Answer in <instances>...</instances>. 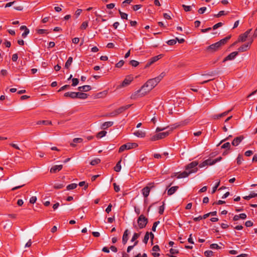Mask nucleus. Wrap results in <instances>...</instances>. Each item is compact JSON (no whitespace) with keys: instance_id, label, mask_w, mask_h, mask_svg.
<instances>
[{"instance_id":"nucleus-11","label":"nucleus","mask_w":257,"mask_h":257,"mask_svg":"<svg viewBox=\"0 0 257 257\" xmlns=\"http://www.w3.org/2000/svg\"><path fill=\"white\" fill-rule=\"evenodd\" d=\"M238 54V52L237 51H234L231 53L223 59V62L234 59Z\"/></svg>"},{"instance_id":"nucleus-20","label":"nucleus","mask_w":257,"mask_h":257,"mask_svg":"<svg viewBox=\"0 0 257 257\" xmlns=\"http://www.w3.org/2000/svg\"><path fill=\"white\" fill-rule=\"evenodd\" d=\"M249 48V44H245L238 48V52H243L246 51Z\"/></svg>"},{"instance_id":"nucleus-46","label":"nucleus","mask_w":257,"mask_h":257,"mask_svg":"<svg viewBox=\"0 0 257 257\" xmlns=\"http://www.w3.org/2000/svg\"><path fill=\"white\" fill-rule=\"evenodd\" d=\"M124 61L121 60L120 61H119L117 63H116L115 64V67H117V68H120L124 64Z\"/></svg>"},{"instance_id":"nucleus-5","label":"nucleus","mask_w":257,"mask_h":257,"mask_svg":"<svg viewBox=\"0 0 257 257\" xmlns=\"http://www.w3.org/2000/svg\"><path fill=\"white\" fill-rule=\"evenodd\" d=\"M137 222L139 228L142 229L146 226L148 222V219L144 215L142 214L138 217Z\"/></svg>"},{"instance_id":"nucleus-12","label":"nucleus","mask_w":257,"mask_h":257,"mask_svg":"<svg viewBox=\"0 0 257 257\" xmlns=\"http://www.w3.org/2000/svg\"><path fill=\"white\" fill-rule=\"evenodd\" d=\"M131 106V104H127L125 106H122L118 108V109L115 110V113L116 114V115L121 113L122 112L125 111V110L129 108Z\"/></svg>"},{"instance_id":"nucleus-17","label":"nucleus","mask_w":257,"mask_h":257,"mask_svg":"<svg viewBox=\"0 0 257 257\" xmlns=\"http://www.w3.org/2000/svg\"><path fill=\"white\" fill-rule=\"evenodd\" d=\"M88 96V95L87 94L81 92H77L76 94V98H78L81 99L87 98Z\"/></svg>"},{"instance_id":"nucleus-32","label":"nucleus","mask_w":257,"mask_h":257,"mask_svg":"<svg viewBox=\"0 0 257 257\" xmlns=\"http://www.w3.org/2000/svg\"><path fill=\"white\" fill-rule=\"evenodd\" d=\"M106 134V132L104 131H100V132H99L97 134V138H101L104 136H105Z\"/></svg>"},{"instance_id":"nucleus-62","label":"nucleus","mask_w":257,"mask_h":257,"mask_svg":"<svg viewBox=\"0 0 257 257\" xmlns=\"http://www.w3.org/2000/svg\"><path fill=\"white\" fill-rule=\"evenodd\" d=\"M245 225L246 227H250L253 225V222L250 220H248L245 222Z\"/></svg>"},{"instance_id":"nucleus-2","label":"nucleus","mask_w":257,"mask_h":257,"mask_svg":"<svg viewBox=\"0 0 257 257\" xmlns=\"http://www.w3.org/2000/svg\"><path fill=\"white\" fill-rule=\"evenodd\" d=\"M230 38L231 35H229L220 40L219 41L209 45L207 47L206 50L211 52L216 51L219 50L222 46L225 45Z\"/></svg>"},{"instance_id":"nucleus-47","label":"nucleus","mask_w":257,"mask_h":257,"mask_svg":"<svg viewBox=\"0 0 257 257\" xmlns=\"http://www.w3.org/2000/svg\"><path fill=\"white\" fill-rule=\"evenodd\" d=\"M159 223H160V221H155L153 223V226H152V231H153L154 232L156 231V227H157V225Z\"/></svg>"},{"instance_id":"nucleus-19","label":"nucleus","mask_w":257,"mask_h":257,"mask_svg":"<svg viewBox=\"0 0 257 257\" xmlns=\"http://www.w3.org/2000/svg\"><path fill=\"white\" fill-rule=\"evenodd\" d=\"M76 92H67L64 94V97L75 99L76 98Z\"/></svg>"},{"instance_id":"nucleus-7","label":"nucleus","mask_w":257,"mask_h":257,"mask_svg":"<svg viewBox=\"0 0 257 257\" xmlns=\"http://www.w3.org/2000/svg\"><path fill=\"white\" fill-rule=\"evenodd\" d=\"M154 187V183H150L148 184V186L144 187L142 190V194H143L144 196L145 197H147L150 192L151 189Z\"/></svg>"},{"instance_id":"nucleus-31","label":"nucleus","mask_w":257,"mask_h":257,"mask_svg":"<svg viewBox=\"0 0 257 257\" xmlns=\"http://www.w3.org/2000/svg\"><path fill=\"white\" fill-rule=\"evenodd\" d=\"M149 236H150V233L148 231H147L145 235L144 238V239H143L144 243H145V244H147L148 243V240L149 239Z\"/></svg>"},{"instance_id":"nucleus-30","label":"nucleus","mask_w":257,"mask_h":257,"mask_svg":"<svg viewBox=\"0 0 257 257\" xmlns=\"http://www.w3.org/2000/svg\"><path fill=\"white\" fill-rule=\"evenodd\" d=\"M64 187V185L62 183H56L54 185V188L56 189H62Z\"/></svg>"},{"instance_id":"nucleus-28","label":"nucleus","mask_w":257,"mask_h":257,"mask_svg":"<svg viewBox=\"0 0 257 257\" xmlns=\"http://www.w3.org/2000/svg\"><path fill=\"white\" fill-rule=\"evenodd\" d=\"M77 186V184L75 183H72L68 185L66 188L68 190H72L76 188Z\"/></svg>"},{"instance_id":"nucleus-39","label":"nucleus","mask_w":257,"mask_h":257,"mask_svg":"<svg viewBox=\"0 0 257 257\" xmlns=\"http://www.w3.org/2000/svg\"><path fill=\"white\" fill-rule=\"evenodd\" d=\"M130 64L133 67H137L139 65V62L136 60H132L130 61Z\"/></svg>"},{"instance_id":"nucleus-50","label":"nucleus","mask_w":257,"mask_h":257,"mask_svg":"<svg viewBox=\"0 0 257 257\" xmlns=\"http://www.w3.org/2000/svg\"><path fill=\"white\" fill-rule=\"evenodd\" d=\"M70 88V85H65L64 86H63L62 87H61L59 90H58V92H60V91H63V90H65V89H69Z\"/></svg>"},{"instance_id":"nucleus-24","label":"nucleus","mask_w":257,"mask_h":257,"mask_svg":"<svg viewBox=\"0 0 257 257\" xmlns=\"http://www.w3.org/2000/svg\"><path fill=\"white\" fill-rule=\"evenodd\" d=\"M134 135L139 138H144L145 137V133L139 130L134 132Z\"/></svg>"},{"instance_id":"nucleus-48","label":"nucleus","mask_w":257,"mask_h":257,"mask_svg":"<svg viewBox=\"0 0 257 257\" xmlns=\"http://www.w3.org/2000/svg\"><path fill=\"white\" fill-rule=\"evenodd\" d=\"M220 185V181H218L217 183H216V184H215V185L213 187V189H212V194H213L215 192V191H216L217 188L218 187V186H219Z\"/></svg>"},{"instance_id":"nucleus-13","label":"nucleus","mask_w":257,"mask_h":257,"mask_svg":"<svg viewBox=\"0 0 257 257\" xmlns=\"http://www.w3.org/2000/svg\"><path fill=\"white\" fill-rule=\"evenodd\" d=\"M244 137L243 136H240L239 137H236L233 139L232 142V145L234 146H238L241 142L243 140Z\"/></svg>"},{"instance_id":"nucleus-23","label":"nucleus","mask_w":257,"mask_h":257,"mask_svg":"<svg viewBox=\"0 0 257 257\" xmlns=\"http://www.w3.org/2000/svg\"><path fill=\"white\" fill-rule=\"evenodd\" d=\"M190 175L189 173L186 170L180 173L177 177L178 179L184 178L187 177Z\"/></svg>"},{"instance_id":"nucleus-6","label":"nucleus","mask_w":257,"mask_h":257,"mask_svg":"<svg viewBox=\"0 0 257 257\" xmlns=\"http://www.w3.org/2000/svg\"><path fill=\"white\" fill-rule=\"evenodd\" d=\"M170 134L169 132H165L158 133L154 136H153L151 138V140L152 141H155L160 139H162L163 138H166Z\"/></svg>"},{"instance_id":"nucleus-10","label":"nucleus","mask_w":257,"mask_h":257,"mask_svg":"<svg viewBox=\"0 0 257 257\" xmlns=\"http://www.w3.org/2000/svg\"><path fill=\"white\" fill-rule=\"evenodd\" d=\"M133 77L131 76H127L125 77V78L124 79V80L121 83V84L120 85L121 87H124L127 85H128L131 82L133 81Z\"/></svg>"},{"instance_id":"nucleus-15","label":"nucleus","mask_w":257,"mask_h":257,"mask_svg":"<svg viewBox=\"0 0 257 257\" xmlns=\"http://www.w3.org/2000/svg\"><path fill=\"white\" fill-rule=\"evenodd\" d=\"M62 168V165H55L51 168L50 171L51 173H56L57 172H59L61 170Z\"/></svg>"},{"instance_id":"nucleus-29","label":"nucleus","mask_w":257,"mask_h":257,"mask_svg":"<svg viewBox=\"0 0 257 257\" xmlns=\"http://www.w3.org/2000/svg\"><path fill=\"white\" fill-rule=\"evenodd\" d=\"M100 163V160L98 158H96L90 162V164L92 166H95Z\"/></svg>"},{"instance_id":"nucleus-54","label":"nucleus","mask_w":257,"mask_h":257,"mask_svg":"<svg viewBox=\"0 0 257 257\" xmlns=\"http://www.w3.org/2000/svg\"><path fill=\"white\" fill-rule=\"evenodd\" d=\"M83 141V139L82 138H75L73 139V142L74 143H80Z\"/></svg>"},{"instance_id":"nucleus-27","label":"nucleus","mask_w":257,"mask_h":257,"mask_svg":"<svg viewBox=\"0 0 257 257\" xmlns=\"http://www.w3.org/2000/svg\"><path fill=\"white\" fill-rule=\"evenodd\" d=\"M37 124L50 125L52 124L51 121L50 120H39L37 122Z\"/></svg>"},{"instance_id":"nucleus-18","label":"nucleus","mask_w":257,"mask_h":257,"mask_svg":"<svg viewBox=\"0 0 257 257\" xmlns=\"http://www.w3.org/2000/svg\"><path fill=\"white\" fill-rule=\"evenodd\" d=\"M91 89V87L90 85H84L78 87V90L81 92H87Z\"/></svg>"},{"instance_id":"nucleus-25","label":"nucleus","mask_w":257,"mask_h":257,"mask_svg":"<svg viewBox=\"0 0 257 257\" xmlns=\"http://www.w3.org/2000/svg\"><path fill=\"white\" fill-rule=\"evenodd\" d=\"M73 61V58L72 57H69L67 60L65 64V67L67 69H69V67L71 65Z\"/></svg>"},{"instance_id":"nucleus-21","label":"nucleus","mask_w":257,"mask_h":257,"mask_svg":"<svg viewBox=\"0 0 257 257\" xmlns=\"http://www.w3.org/2000/svg\"><path fill=\"white\" fill-rule=\"evenodd\" d=\"M113 124V121H106L102 123L101 125V128L103 130H105L109 127L111 126Z\"/></svg>"},{"instance_id":"nucleus-57","label":"nucleus","mask_w":257,"mask_h":257,"mask_svg":"<svg viewBox=\"0 0 257 257\" xmlns=\"http://www.w3.org/2000/svg\"><path fill=\"white\" fill-rule=\"evenodd\" d=\"M113 185L114 187V189L116 192H118L120 191V188H119V186L117 185L115 183H114L113 184Z\"/></svg>"},{"instance_id":"nucleus-59","label":"nucleus","mask_w":257,"mask_h":257,"mask_svg":"<svg viewBox=\"0 0 257 257\" xmlns=\"http://www.w3.org/2000/svg\"><path fill=\"white\" fill-rule=\"evenodd\" d=\"M215 74V72L214 71L209 72L206 74H202V76H213Z\"/></svg>"},{"instance_id":"nucleus-34","label":"nucleus","mask_w":257,"mask_h":257,"mask_svg":"<svg viewBox=\"0 0 257 257\" xmlns=\"http://www.w3.org/2000/svg\"><path fill=\"white\" fill-rule=\"evenodd\" d=\"M119 13L120 17L122 19H125V20L127 19V14L122 12L120 10H119Z\"/></svg>"},{"instance_id":"nucleus-45","label":"nucleus","mask_w":257,"mask_h":257,"mask_svg":"<svg viewBox=\"0 0 257 257\" xmlns=\"http://www.w3.org/2000/svg\"><path fill=\"white\" fill-rule=\"evenodd\" d=\"M106 117H114L117 116L116 114L115 113V110L112 112L106 113L104 115Z\"/></svg>"},{"instance_id":"nucleus-36","label":"nucleus","mask_w":257,"mask_h":257,"mask_svg":"<svg viewBox=\"0 0 257 257\" xmlns=\"http://www.w3.org/2000/svg\"><path fill=\"white\" fill-rule=\"evenodd\" d=\"M165 76V73L162 72L161 73L159 76L155 77V78L157 79V80L159 82L163 79V78Z\"/></svg>"},{"instance_id":"nucleus-55","label":"nucleus","mask_w":257,"mask_h":257,"mask_svg":"<svg viewBox=\"0 0 257 257\" xmlns=\"http://www.w3.org/2000/svg\"><path fill=\"white\" fill-rule=\"evenodd\" d=\"M142 7V6L141 5H136L133 6V9L134 11H136L139 9H141Z\"/></svg>"},{"instance_id":"nucleus-14","label":"nucleus","mask_w":257,"mask_h":257,"mask_svg":"<svg viewBox=\"0 0 257 257\" xmlns=\"http://www.w3.org/2000/svg\"><path fill=\"white\" fill-rule=\"evenodd\" d=\"M221 157H218L217 158L214 160L208 159L205 160V163H206L207 165H213L215 164L216 163L221 161Z\"/></svg>"},{"instance_id":"nucleus-63","label":"nucleus","mask_w":257,"mask_h":257,"mask_svg":"<svg viewBox=\"0 0 257 257\" xmlns=\"http://www.w3.org/2000/svg\"><path fill=\"white\" fill-rule=\"evenodd\" d=\"M111 208H112V205H111V204H109L108 205L107 207L106 208L105 211L107 213H109L111 211Z\"/></svg>"},{"instance_id":"nucleus-40","label":"nucleus","mask_w":257,"mask_h":257,"mask_svg":"<svg viewBox=\"0 0 257 257\" xmlns=\"http://www.w3.org/2000/svg\"><path fill=\"white\" fill-rule=\"evenodd\" d=\"M182 7L183 8L184 11L186 12H190L192 10L191 6H190L182 5Z\"/></svg>"},{"instance_id":"nucleus-8","label":"nucleus","mask_w":257,"mask_h":257,"mask_svg":"<svg viewBox=\"0 0 257 257\" xmlns=\"http://www.w3.org/2000/svg\"><path fill=\"white\" fill-rule=\"evenodd\" d=\"M163 57L162 54H160L159 55L156 56L155 57H153L151 58L149 61L147 62V63L146 65L145 68H147L150 67L152 64H153L154 63L156 62L158 60H159L160 59H161Z\"/></svg>"},{"instance_id":"nucleus-26","label":"nucleus","mask_w":257,"mask_h":257,"mask_svg":"<svg viewBox=\"0 0 257 257\" xmlns=\"http://www.w3.org/2000/svg\"><path fill=\"white\" fill-rule=\"evenodd\" d=\"M121 160H120L116 164L115 167H114V170L115 171L118 172L120 171L121 167L120 165Z\"/></svg>"},{"instance_id":"nucleus-3","label":"nucleus","mask_w":257,"mask_h":257,"mask_svg":"<svg viewBox=\"0 0 257 257\" xmlns=\"http://www.w3.org/2000/svg\"><path fill=\"white\" fill-rule=\"evenodd\" d=\"M198 165V162L197 161H193L188 164L185 167V170L188 171L190 174L196 173L198 171V169L197 166Z\"/></svg>"},{"instance_id":"nucleus-35","label":"nucleus","mask_w":257,"mask_h":257,"mask_svg":"<svg viewBox=\"0 0 257 257\" xmlns=\"http://www.w3.org/2000/svg\"><path fill=\"white\" fill-rule=\"evenodd\" d=\"M140 236V233H135L132 238L131 241L133 242L136 240Z\"/></svg>"},{"instance_id":"nucleus-38","label":"nucleus","mask_w":257,"mask_h":257,"mask_svg":"<svg viewBox=\"0 0 257 257\" xmlns=\"http://www.w3.org/2000/svg\"><path fill=\"white\" fill-rule=\"evenodd\" d=\"M164 205H165V203L164 202H163V205L160 206V207H159V213L160 214H163V213H164V209H165V206H164Z\"/></svg>"},{"instance_id":"nucleus-37","label":"nucleus","mask_w":257,"mask_h":257,"mask_svg":"<svg viewBox=\"0 0 257 257\" xmlns=\"http://www.w3.org/2000/svg\"><path fill=\"white\" fill-rule=\"evenodd\" d=\"M204 255L207 257H211L213 255V252L211 250H206L204 252Z\"/></svg>"},{"instance_id":"nucleus-51","label":"nucleus","mask_w":257,"mask_h":257,"mask_svg":"<svg viewBox=\"0 0 257 257\" xmlns=\"http://www.w3.org/2000/svg\"><path fill=\"white\" fill-rule=\"evenodd\" d=\"M232 110V109H229L227 111H226L222 113H220L219 114V117H220V118L222 117H223V116H225L226 115H227L228 114V113L230 112Z\"/></svg>"},{"instance_id":"nucleus-16","label":"nucleus","mask_w":257,"mask_h":257,"mask_svg":"<svg viewBox=\"0 0 257 257\" xmlns=\"http://www.w3.org/2000/svg\"><path fill=\"white\" fill-rule=\"evenodd\" d=\"M129 234V231L128 229H126L123 234L122 238V242L123 244H125L127 242L128 237V235Z\"/></svg>"},{"instance_id":"nucleus-9","label":"nucleus","mask_w":257,"mask_h":257,"mask_svg":"<svg viewBox=\"0 0 257 257\" xmlns=\"http://www.w3.org/2000/svg\"><path fill=\"white\" fill-rule=\"evenodd\" d=\"M251 30V29H249L243 34L240 35L238 38V42H243L245 41Z\"/></svg>"},{"instance_id":"nucleus-60","label":"nucleus","mask_w":257,"mask_h":257,"mask_svg":"<svg viewBox=\"0 0 257 257\" xmlns=\"http://www.w3.org/2000/svg\"><path fill=\"white\" fill-rule=\"evenodd\" d=\"M170 252L172 254H175L178 253L179 252V251L177 249L172 248L170 249Z\"/></svg>"},{"instance_id":"nucleus-49","label":"nucleus","mask_w":257,"mask_h":257,"mask_svg":"<svg viewBox=\"0 0 257 257\" xmlns=\"http://www.w3.org/2000/svg\"><path fill=\"white\" fill-rule=\"evenodd\" d=\"M230 148V144L229 142L224 143L222 146L221 148L229 149Z\"/></svg>"},{"instance_id":"nucleus-33","label":"nucleus","mask_w":257,"mask_h":257,"mask_svg":"<svg viewBox=\"0 0 257 257\" xmlns=\"http://www.w3.org/2000/svg\"><path fill=\"white\" fill-rule=\"evenodd\" d=\"M243 161V157L241 155H239L236 159V163L238 165H240Z\"/></svg>"},{"instance_id":"nucleus-53","label":"nucleus","mask_w":257,"mask_h":257,"mask_svg":"<svg viewBox=\"0 0 257 257\" xmlns=\"http://www.w3.org/2000/svg\"><path fill=\"white\" fill-rule=\"evenodd\" d=\"M88 27V23L87 22H84L82 23L80 26V28L81 29H86V28Z\"/></svg>"},{"instance_id":"nucleus-56","label":"nucleus","mask_w":257,"mask_h":257,"mask_svg":"<svg viewBox=\"0 0 257 257\" xmlns=\"http://www.w3.org/2000/svg\"><path fill=\"white\" fill-rule=\"evenodd\" d=\"M29 33V30L27 28L26 30H24V32L22 34V36L23 38L26 37V36L28 35V34Z\"/></svg>"},{"instance_id":"nucleus-42","label":"nucleus","mask_w":257,"mask_h":257,"mask_svg":"<svg viewBox=\"0 0 257 257\" xmlns=\"http://www.w3.org/2000/svg\"><path fill=\"white\" fill-rule=\"evenodd\" d=\"M210 247L211 249H219L221 248V247L219 246L216 243H212L210 245Z\"/></svg>"},{"instance_id":"nucleus-58","label":"nucleus","mask_w":257,"mask_h":257,"mask_svg":"<svg viewBox=\"0 0 257 257\" xmlns=\"http://www.w3.org/2000/svg\"><path fill=\"white\" fill-rule=\"evenodd\" d=\"M222 26V23H221V22H219V23H217L216 24L214 25L213 26V30H215L216 29H217L218 28L221 27Z\"/></svg>"},{"instance_id":"nucleus-41","label":"nucleus","mask_w":257,"mask_h":257,"mask_svg":"<svg viewBox=\"0 0 257 257\" xmlns=\"http://www.w3.org/2000/svg\"><path fill=\"white\" fill-rule=\"evenodd\" d=\"M227 13L225 12L224 11H220L217 14L214 15V17L216 18H219L222 16L226 15Z\"/></svg>"},{"instance_id":"nucleus-61","label":"nucleus","mask_w":257,"mask_h":257,"mask_svg":"<svg viewBox=\"0 0 257 257\" xmlns=\"http://www.w3.org/2000/svg\"><path fill=\"white\" fill-rule=\"evenodd\" d=\"M37 200V197L36 196H32L30 199V203L34 204Z\"/></svg>"},{"instance_id":"nucleus-64","label":"nucleus","mask_w":257,"mask_h":257,"mask_svg":"<svg viewBox=\"0 0 257 257\" xmlns=\"http://www.w3.org/2000/svg\"><path fill=\"white\" fill-rule=\"evenodd\" d=\"M18 56L17 54H14L13 55L12 58L13 61H14V62L17 61L18 60Z\"/></svg>"},{"instance_id":"nucleus-43","label":"nucleus","mask_w":257,"mask_h":257,"mask_svg":"<svg viewBox=\"0 0 257 257\" xmlns=\"http://www.w3.org/2000/svg\"><path fill=\"white\" fill-rule=\"evenodd\" d=\"M176 42H177L176 39H172V40H170L168 41L167 43L169 45L172 46V45L176 44Z\"/></svg>"},{"instance_id":"nucleus-22","label":"nucleus","mask_w":257,"mask_h":257,"mask_svg":"<svg viewBox=\"0 0 257 257\" xmlns=\"http://www.w3.org/2000/svg\"><path fill=\"white\" fill-rule=\"evenodd\" d=\"M179 188L178 186H173L170 188L167 192V194L168 195L170 196L173 194Z\"/></svg>"},{"instance_id":"nucleus-52","label":"nucleus","mask_w":257,"mask_h":257,"mask_svg":"<svg viewBox=\"0 0 257 257\" xmlns=\"http://www.w3.org/2000/svg\"><path fill=\"white\" fill-rule=\"evenodd\" d=\"M206 10V7H202L198 10V12L200 14H203V13H205Z\"/></svg>"},{"instance_id":"nucleus-4","label":"nucleus","mask_w":257,"mask_h":257,"mask_svg":"<svg viewBox=\"0 0 257 257\" xmlns=\"http://www.w3.org/2000/svg\"><path fill=\"white\" fill-rule=\"evenodd\" d=\"M138 146V145L136 143H127L122 145L119 148L118 152L121 153L125 150H130L133 148H136Z\"/></svg>"},{"instance_id":"nucleus-44","label":"nucleus","mask_w":257,"mask_h":257,"mask_svg":"<svg viewBox=\"0 0 257 257\" xmlns=\"http://www.w3.org/2000/svg\"><path fill=\"white\" fill-rule=\"evenodd\" d=\"M72 86H76L77 85H78V84L79 83V80L77 78H72Z\"/></svg>"},{"instance_id":"nucleus-1","label":"nucleus","mask_w":257,"mask_h":257,"mask_svg":"<svg viewBox=\"0 0 257 257\" xmlns=\"http://www.w3.org/2000/svg\"><path fill=\"white\" fill-rule=\"evenodd\" d=\"M159 83L157 79L154 78L148 80L136 93L137 94L142 91V96H144L153 89Z\"/></svg>"}]
</instances>
